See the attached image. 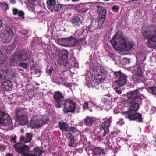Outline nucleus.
<instances>
[{
  "label": "nucleus",
  "mask_w": 156,
  "mask_h": 156,
  "mask_svg": "<svg viewBox=\"0 0 156 156\" xmlns=\"http://www.w3.org/2000/svg\"><path fill=\"white\" fill-rule=\"evenodd\" d=\"M127 101L130 105L128 111L122 112L125 117L130 121L135 120L139 122L142 121V115L136 112L139 108V103L141 102L142 98L138 89L127 93Z\"/></svg>",
  "instance_id": "nucleus-1"
},
{
  "label": "nucleus",
  "mask_w": 156,
  "mask_h": 156,
  "mask_svg": "<svg viewBox=\"0 0 156 156\" xmlns=\"http://www.w3.org/2000/svg\"><path fill=\"white\" fill-rule=\"evenodd\" d=\"M111 44L114 48H123L125 51H129L133 47V44L129 42H126L122 37V34L120 32L115 34L111 41Z\"/></svg>",
  "instance_id": "nucleus-2"
},
{
  "label": "nucleus",
  "mask_w": 156,
  "mask_h": 156,
  "mask_svg": "<svg viewBox=\"0 0 156 156\" xmlns=\"http://www.w3.org/2000/svg\"><path fill=\"white\" fill-rule=\"evenodd\" d=\"M92 75L94 77L91 83L92 86L98 89V86L104 81L106 76V72L102 67L99 65L93 68Z\"/></svg>",
  "instance_id": "nucleus-3"
},
{
  "label": "nucleus",
  "mask_w": 156,
  "mask_h": 156,
  "mask_svg": "<svg viewBox=\"0 0 156 156\" xmlns=\"http://www.w3.org/2000/svg\"><path fill=\"white\" fill-rule=\"evenodd\" d=\"M141 33L143 36L146 39H147V44L149 48H153L154 45L151 44L152 37L156 34V27L151 25L148 27L143 29Z\"/></svg>",
  "instance_id": "nucleus-4"
},
{
  "label": "nucleus",
  "mask_w": 156,
  "mask_h": 156,
  "mask_svg": "<svg viewBox=\"0 0 156 156\" xmlns=\"http://www.w3.org/2000/svg\"><path fill=\"white\" fill-rule=\"evenodd\" d=\"M15 116L21 125H24L28 122L27 110L25 108H18L16 110Z\"/></svg>",
  "instance_id": "nucleus-5"
},
{
  "label": "nucleus",
  "mask_w": 156,
  "mask_h": 156,
  "mask_svg": "<svg viewBox=\"0 0 156 156\" xmlns=\"http://www.w3.org/2000/svg\"><path fill=\"white\" fill-rule=\"evenodd\" d=\"M114 75L116 80L115 82L119 86H123L127 83L128 76L122 73L121 71L114 72Z\"/></svg>",
  "instance_id": "nucleus-6"
},
{
  "label": "nucleus",
  "mask_w": 156,
  "mask_h": 156,
  "mask_svg": "<svg viewBox=\"0 0 156 156\" xmlns=\"http://www.w3.org/2000/svg\"><path fill=\"white\" fill-rule=\"evenodd\" d=\"M76 103L71 100L66 99L63 104L64 109L63 111L64 113L71 112L74 114L76 108Z\"/></svg>",
  "instance_id": "nucleus-7"
},
{
  "label": "nucleus",
  "mask_w": 156,
  "mask_h": 156,
  "mask_svg": "<svg viewBox=\"0 0 156 156\" xmlns=\"http://www.w3.org/2000/svg\"><path fill=\"white\" fill-rule=\"evenodd\" d=\"M55 106L58 108H61L65 102L64 97L60 91L54 92L53 95Z\"/></svg>",
  "instance_id": "nucleus-8"
},
{
  "label": "nucleus",
  "mask_w": 156,
  "mask_h": 156,
  "mask_svg": "<svg viewBox=\"0 0 156 156\" xmlns=\"http://www.w3.org/2000/svg\"><path fill=\"white\" fill-rule=\"evenodd\" d=\"M13 55H15L18 59L21 61H25L29 59L31 56V52L29 51H27L25 52L23 50H18L15 52Z\"/></svg>",
  "instance_id": "nucleus-9"
},
{
  "label": "nucleus",
  "mask_w": 156,
  "mask_h": 156,
  "mask_svg": "<svg viewBox=\"0 0 156 156\" xmlns=\"http://www.w3.org/2000/svg\"><path fill=\"white\" fill-rule=\"evenodd\" d=\"M6 31V34H2L1 35L0 40L3 43L10 42L14 35V33L11 27H7Z\"/></svg>",
  "instance_id": "nucleus-10"
},
{
  "label": "nucleus",
  "mask_w": 156,
  "mask_h": 156,
  "mask_svg": "<svg viewBox=\"0 0 156 156\" xmlns=\"http://www.w3.org/2000/svg\"><path fill=\"white\" fill-rule=\"evenodd\" d=\"M14 148L18 153L21 154L22 156H24L26 153H28L29 151V147L26 145H23L22 143H18L14 145Z\"/></svg>",
  "instance_id": "nucleus-11"
},
{
  "label": "nucleus",
  "mask_w": 156,
  "mask_h": 156,
  "mask_svg": "<svg viewBox=\"0 0 156 156\" xmlns=\"http://www.w3.org/2000/svg\"><path fill=\"white\" fill-rule=\"evenodd\" d=\"M98 10L97 11L98 14V18L99 23L102 24L104 23L105 18L106 14V11L105 7L100 6H97Z\"/></svg>",
  "instance_id": "nucleus-12"
},
{
  "label": "nucleus",
  "mask_w": 156,
  "mask_h": 156,
  "mask_svg": "<svg viewBox=\"0 0 156 156\" xmlns=\"http://www.w3.org/2000/svg\"><path fill=\"white\" fill-rule=\"evenodd\" d=\"M133 68V70L136 73L133 76V79L134 81L139 82L140 77L144 78V76L143 75V72L141 71V67L140 65H137Z\"/></svg>",
  "instance_id": "nucleus-13"
},
{
  "label": "nucleus",
  "mask_w": 156,
  "mask_h": 156,
  "mask_svg": "<svg viewBox=\"0 0 156 156\" xmlns=\"http://www.w3.org/2000/svg\"><path fill=\"white\" fill-rule=\"evenodd\" d=\"M58 125L60 129L62 132H70L72 133L76 132L77 131V129L76 128L71 127L70 128L69 127L68 124L63 122L61 121L58 122Z\"/></svg>",
  "instance_id": "nucleus-14"
},
{
  "label": "nucleus",
  "mask_w": 156,
  "mask_h": 156,
  "mask_svg": "<svg viewBox=\"0 0 156 156\" xmlns=\"http://www.w3.org/2000/svg\"><path fill=\"white\" fill-rule=\"evenodd\" d=\"M112 122L111 118L108 119L106 121H105L101 125L100 130L101 133H104L105 134H108L109 132L108 128L110 123Z\"/></svg>",
  "instance_id": "nucleus-15"
},
{
  "label": "nucleus",
  "mask_w": 156,
  "mask_h": 156,
  "mask_svg": "<svg viewBox=\"0 0 156 156\" xmlns=\"http://www.w3.org/2000/svg\"><path fill=\"white\" fill-rule=\"evenodd\" d=\"M89 151L91 153L92 156H105V154L103 149L101 147H96L89 150Z\"/></svg>",
  "instance_id": "nucleus-16"
},
{
  "label": "nucleus",
  "mask_w": 156,
  "mask_h": 156,
  "mask_svg": "<svg viewBox=\"0 0 156 156\" xmlns=\"http://www.w3.org/2000/svg\"><path fill=\"white\" fill-rule=\"evenodd\" d=\"M30 124L32 127L37 128L42 126L40 118L38 115L33 116L30 121Z\"/></svg>",
  "instance_id": "nucleus-17"
},
{
  "label": "nucleus",
  "mask_w": 156,
  "mask_h": 156,
  "mask_svg": "<svg viewBox=\"0 0 156 156\" xmlns=\"http://www.w3.org/2000/svg\"><path fill=\"white\" fill-rule=\"evenodd\" d=\"M68 141V145L70 147H75L76 146V141L77 139L71 133L68 134L67 136Z\"/></svg>",
  "instance_id": "nucleus-18"
},
{
  "label": "nucleus",
  "mask_w": 156,
  "mask_h": 156,
  "mask_svg": "<svg viewBox=\"0 0 156 156\" xmlns=\"http://www.w3.org/2000/svg\"><path fill=\"white\" fill-rule=\"evenodd\" d=\"M66 43L70 47H75L78 46V43L77 39L75 37H70L66 38Z\"/></svg>",
  "instance_id": "nucleus-19"
},
{
  "label": "nucleus",
  "mask_w": 156,
  "mask_h": 156,
  "mask_svg": "<svg viewBox=\"0 0 156 156\" xmlns=\"http://www.w3.org/2000/svg\"><path fill=\"white\" fill-rule=\"evenodd\" d=\"M83 122L84 125L90 127L93 125L94 121L92 117L87 116L83 119Z\"/></svg>",
  "instance_id": "nucleus-20"
},
{
  "label": "nucleus",
  "mask_w": 156,
  "mask_h": 156,
  "mask_svg": "<svg viewBox=\"0 0 156 156\" xmlns=\"http://www.w3.org/2000/svg\"><path fill=\"white\" fill-rule=\"evenodd\" d=\"M12 82L10 80H8L4 82L2 84V88L7 91L12 90Z\"/></svg>",
  "instance_id": "nucleus-21"
},
{
  "label": "nucleus",
  "mask_w": 156,
  "mask_h": 156,
  "mask_svg": "<svg viewBox=\"0 0 156 156\" xmlns=\"http://www.w3.org/2000/svg\"><path fill=\"white\" fill-rule=\"evenodd\" d=\"M71 22L73 26H79L82 23V21L79 16H75L71 21Z\"/></svg>",
  "instance_id": "nucleus-22"
},
{
  "label": "nucleus",
  "mask_w": 156,
  "mask_h": 156,
  "mask_svg": "<svg viewBox=\"0 0 156 156\" xmlns=\"http://www.w3.org/2000/svg\"><path fill=\"white\" fill-rule=\"evenodd\" d=\"M98 27V24L96 21H92L90 26L87 27L86 29L90 32H92Z\"/></svg>",
  "instance_id": "nucleus-23"
},
{
  "label": "nucleus",
  "mask_w": 156,
  "mask_h": 156,
  "mask_svg": "<svg viewBox=\"0 0 156 156\" xmlns=\"http://www.w3.org/2000/svg\"><path fill=\"white\" fill-rule=\"evenodd\" d=\"M47 3L48 8L51 12L56 4V0H47Z\"/></svg>",
  "instance_id": "nucleus-24"
},
{
  "label": "nucleus",
  "mask_w": 156,
  "mask_h": 156,
  "mask_svg": "<svg viewBox=\"0 0 156 156\" xmlns=\"http://www.w3.org/2000/svg\"><path fill=\"white\" fill-rule=\"evenodd\" d=\"M34 155H36V156L37 155L38 156H41L43 153L44 152V151H43L42 150H41L40 148L38 147H36L33 150Z\"/></svg>",
  "instance_id": "nucleus-25"
},
{
  "label": "nucleus",
  "mask_w": 156,
  "mask_h": 156,
  "mask_svg": "<svg viewBox=\"0 0 156 156\" xmlns=\"http://www.w3.org/2000/svg\"><path fill=\"white\" fill-rule=\"evenodd\" d=\"M13 57H12L9 60V62L10 64L13 66H15L18 63L17 60L18 58L15 55Z\"/></svg>",
  "instance_id": "nucleus-26"
},
{
  "label": "nucleus",
  "mask_w": 156,
  "mask_h": 156,
  "mask_svg": "<svg viewBox=\"0 0 156 156\" xmlns=\"http://www.w3.org/2000/svg\"><path fill=\"white\" fill-rule=\"evenodd\" d=\"M42 126L48 123V122L49 118L47 115L43 116L40 118Z\"/></svg>",
  "instance_id": "nucleus-27"
},
{
  "label": "nucleus",
  "mask_w": 156,
  "mask_h": 156,
  "mask_svg": "<svg viewBox=\"0 0 156 156\" xmlns=\"http://www.w3.org/2000/svg\"><path fill=\"white\" fill-rule=\"evenodd\" d=\"M4 124L6 126L11 125L12 124V120L11 118L9 117V116L5 118L4 119Z\"/></svg>",
  "instance_id": "nucleus-28"
},
{
  "label": "nucleus",
  "mask_w": 156,
  "mask_h": 156,
  "mask_svg": "<svg viewBox=\"0 0 156 156\" xmlns=\"http://www.w3.org/2000/svg\"><path fill=\"white\" fill-rule=\"evenodd\" d=\"M32 135L30 133H27L26 134V138L25 139L24 143L30 142L32 140Z\"/></svg>",
  "instance_id": "nucleus-29"
},
{
  "label": "nucleus",
  "mask_w": 156,
  "mask_h": 156,
  "mask_svg": "<svg viewBox=\"0 0 156 156\" xmlns=\"http://www.w3.org/2000/svg\"><path fill=\"white\" fill-rule=\"evenodd\" d=\"M102 135L98 136L97 137V139L99 141H102L106 139L105 135L107 134H105L104 133H101Z\"/></svg>",
  "instance_id": "nucleus-30"
},
{
  "label": "nucleus",
  "mask_w": 156,
  "mask_h": 156,
  "mask_svg": "<svg viewBox=\"0 0 156 156\" xmlns=\"http://www.w3.org/2000/svg\"><path fill=\"white\" fill-rule=\"evenodd\" d=\"M61 4H58L55 5L54 8L52 9L51 12H53L57 11H60V6Z\"/></svg>",
  "instance_id": "nucleus-31"
},
{
  "label": "nucleus",
  "mask_w": 156,
  "mask_h": 156,
  "mask_svg": "<svg viewBox=\"0 0 156 156\" xmlns=\"http://www.w3.org/2000/svg\"><path fill=\"white\" fill-rule=\"evenodd\" d=\"M85 38L84 37H83L77 40V42L78 43V46L80 45L85 44L86 43L85 40Z\"/></svg>",
  "instance_id": "nucleus-32"
},
{
  "label": "nucleus",
  "mask_w": 156,
  "mask_h": 156,
  "mask_svg": "<svg viewBox=\"0 0 156 156\" xmlns=\"http://www.w3.org/2000/svg\"><path fill=\"white\" fill-rule=\"evenodd\" d=\"M57 43L58 44L62 45L66 43V38H62L58 39L57 40Z\"/></svg>",
  "instance_id": "nucleus-33"
},
{
  "label": "nucleus",
  "mask_w": 156,
  "mask_h": 156,
  "mask_svg": "<svg viewBox=\"0 0 156 156\" xmlns=\"http://www.w3.org/2000/svg\"><path fill=\"white\" fill-rule=\"evenodd\" d=\"M114 89L116 93L120 94L122 92L121 90L118 87H115L114 85L112 86Z\"/></svg>",
  "instance_id": "nucleus-34"
},
{
  "label": "nucleus",
  "mask_w": 156,
  "mask_h": 156,
  "mask_svg": "<svg viewBox=\"0 0 156 156\" xmlns=\"http://www.w3.org/2000/svg\"><path fill=\"white\" fill-rule=\"evenodd\" d=\"M18 65L20 66L24 69H26L28 66V64L27 63L20 62Z\"/></svg>",
  "instance_id": "nucleus-35"
},
{
  "label": "nucleus",
  "mask_w": 156,
  "mask_h": 156,
  "mask_svg": "<svg viewBox=\"0 0 156 156\" xmlns=\"http://www.w3.org/2000/svg\"><path fill=\"white\" fill-rule=\"evenodd\" d=\"M18 15L21 18L22 20L24 19V13L23 11H19L18 14Z\"/></svg>",
  "instance_id": "nucleus-36"
},
{
  "label": "nucleus",
  "mask_w": 156,
  "mask_h": 156,
  "mask_svg": "<svg viewBox=\"0 0 156 156\" xmlns=\"http://www.w3.org/2000/svg\"><path fill=\"white\" fill-rule=\"evenodd\" d=\"M0 116L1 117L5 118L6 117L9 116V115L4 112L1 111H0Z\"/></svg>",
  "instance_id": "nucleus-37"
},
{
  "label": "nucleus",
  "mask_w": 156,
  "mask_h": 156,
  "mask_svg": "<svg viewBox=\"0 0 156 156\" xmlns=\"http://www.w3.org/2000/svg\"><path fill=\"white\" fill-rule=\"evenodd\" d=\"M151 39H152V42H151V43L154 45L153 46V47H154L156 46V34L154 35L152 38Z\"/></svg>",
  "instance_id": "nucleus-38"
},
{
  "label": "nucleus",
  "mask_w": 156,
  "mask_h": 156,
  "mask_svg": "<svg viewBox=\"0 0 156 156\" xmlns=\"http://www.w3.org/2000/svg\"><path fill=\"white\" fill-rule=\"evenodd\" d=\"M72 5L68 4V5H64L62 4V9L64 10H65L67 9H69L70 8L71 6H72Z\"/></svg>",
  "instance_id": "nucleus-39"
},
{
  "label": "nucleus",
  "mask_w": 156,
  "mask_h": 156,
  "mask_svg": "<svg viewBox=\"0 0 156 156\" xmlns=\"http://www.w3.org/2000/svg\"><path fill=\"white\" fill-rule=\"evenodd\" d=\"M122 64L124 65H128L129 63V60L126 58H124L122 61Z\"/></svg>",
  "instance_id": "nucleus-40"
},
{
  "label": "nucleus",
  "mask_w": 156,
  "mask_h": 156,
  "mask_svg": "<svg viewBox=\"0 0 156 156\" xmlns=\"http://www.w3.org/2000/svg\"><path fill=\"white\" fill-rule=\"evenodd\" d=\"M110 133V136L112 138L116 137L117 136L118 133L115 131H111Z\"/></svg>",
  "instance_id": "nucleus-41"
},
{
  "label": "nucleus",
  "mask_w": 156,
  "mask_h": 156,
  "mask_svg": "<svg viewBox=\"0 0 156 156\" xmlns=\"http://www.w3.org/2000/svg\"><path fill=\"white\" fill-rule=\"evenodd\" d=\"M106 144L107 145V147L108 149H113L112 144L109 142H107Z\"/></svg>",
  "instance_id": "nucleus-42"
},
{
  "label": "nucleus",
  "mask_w": 156,
  "mask_h": 156,
  "mask_svg": "<svg viewBox=\"0 0 156 156\" xmlns=\"http://www.w3.org/2000/svg\"><path fill=\"white\" fill-rule=\"evenodd\" d=\"M112 9L115 12H116L119 11L118 6L117 5H114L112 7Z\"/></svg>",
  "instance_id": "nucleus-43"
},
{
  "label": "nucleus",
  "mask_w": 156,
  "mask_h": 156,
  "mask_svg": "<svg viewBox=\"0 0 156 156\" xmlns=\"http://www.w3.org/2000/svg\"><path fill=\"white\" fill-rule=\"evenodd\" d=\"M19 11L16 8H14L12 9V12L14 15H16L18 14Z\"/></svg>",
  "instance_id": "nucleus-44"
},
{
  "label": "nucleus",
  "mask_w": 156,
  "mask_h": 156,
  "mask_svg": "<svg viewBox=\"0 0 156 156\" xmlns=\"http://www.w3.org/2000/svg\"><path fill=\"white\" fill-rule=\"evenodd\" d=\"M150 89L152 90L153 93L156 95V86L151 87Z\"/></svg>",
  "instance_id": "nucleus-45"
},
{
  "label": "nucleus",
  "mask_w": 156,
  "mask_h": 156,
  "mask_svg": "<svg viewBox=\"0 0 156 156\" xmlns=\"http://www.w3.org/2000/svg\"><path fill=\"white\" fill-rule=\"evenodd\" d=\"M83 107L84 109H89L88 104L87 102H86L84 103Z\"/></svg>",
  "instance_id": "nucleus-46"
},
{
  "label": "nucleus",
  "mask_w": 156,
  "mask_h": 156,
  "mask_svg": "<svg viewBox=\"0 0 156 156\" xmlns=\"http://www.w3.org/2000/svg\"><path fill=\"white\" fill-rule=\"evenodd\" d=\"M54 69L53 67H51L49 70V71H48V74L49 75L51 74V73L53 71H54Z\"/></svg>",
  "instance_id": "nucleus-47"
},
{
  "label": "nucleus",
  "mask_w": 156,
  "mask_h": 156,
  "mask_svg": "<svg viewBox=\"0 0 156 156\" xmlns=\"http://www.w3.org/2000/svg\"><path fill=\"white\" fill-rule=\"evenodd\" d=\"M5 118L0 117V124H4Z\"/></svg>",
  "instance_id": "nucleus-48"
},
{
  "label": "nucleus",
  "mask_w": 156,
  "mask_h": 156,
  "mask_svg": "<svg viewBox=\"0 0 156 156\" xmlns=\"http://www.w3.org/2000/svg\"><path fill=\"white\" fill-rule=\"evenodd\" d=\"M16 136L15 135L13 137L11 138V140H12L14 143H16Z\"/></svg>",
  "instance_id": "nucleus-49"
},
{
  "label": "nucleus",
  "mask_w": 156,
  "mask_h": 156,
  "mask_svg": "<svg viewBox=\"0 0 156 156\" xmlns=\"http://www.w3.org/2000/svg\"><path fill=\"white\" fill-rule=\"evenodd\" d=\"M25 137L23 136H20V140L21 141H22L23 143H24L25 140Z\"/></svg>",
  "instance_id": "nucleus-50"
},
{
  "label": "nucleus",
  "mask_w": 156,
  "mask_h": 156,
  "mask_svg": "<svg viewBox=\"0 0 156 156\" xmlns=\"http://www.w3.org/2000/svg\"><path fill=\"white\" fill-rule=\"evenodd\" d=\"M3 6L5 8L6 10H7L8 9V5L7 4L4 2L3 3Z\"/></svg>",
  "instance_id": "nucleus-51"
},
{
  "label": "nucleus",
  "mask_w": 156,
  "mask_h": 156,
  "mask_svg": "<svg viewBox=\"0 0 156 156\" xmlns=\"http://www.w3.org/2000/svg\"><path fill=\"white\" fill-rule=\"evenodd\" d=\"M5 150V148L4 146L0 144V151H3Z\"/></svg>",
  "instance_id": "nucleus-52"
},
{
  "label": "nucleus",
  "mask_w": 156,
  "mask_h": 156,
  "mask_svg": "<svg viewBox=\"0 0 156 156\" xmlns=\"http://www.w3.org/2000/svg\"><path fill=\"white\" fill-rule=\"evenodd\" d=\"M24 156H36V155H34L33 154L27 153Z\"/></svg>",
  "instance_id": "nucleus-53"
},
{
  "label": "nucleus",
  "mask_w": 156,
  "mask_h": 156,
  "mask_svg": "<svg viewBox=\"0 0 156 156\" xmlns=\"http://www.w3.org/2000/svg\"><path fill=\"white\" fill-rule=\"evenodd\" d=\"M9 2L11 3L12 4H14L16 3V1L15 0H9Z\"/></svg>",
  "instance_id": "nucleus-54"
},
{
  "label": "nucleus",
  "mask_w": 156,
  "mask_h": 156,
  "mask_svg": "<svg viewBox=\"0 0 156 156\" xmlns=\"http://www.w3.org/2000/svg\"><path fill=\"white\" fill-rule=\"evenodd\" d=\"M65 53L66 54V55H65V56L66 57L67 55H68V53L67 50H65Z\"/></svg>",
  "instance_id": "nucleus-55"
},
{
  "label": "nucleus",
  "mask_w": 156,
  "mask_h": 156,
  "mask_svg": "<svg viewBox=\"0 0 156 156\" xmlns=\"http://www.w3.org/2000/svg\"><path fill=\"white\" fill-rule=\"evenodd\" d=\"M6 156H13V155L10 153H8L6 154Z\"/></svg>",
  "instance_id": "nucleus-56"
},
{
  "label": "nucleus",
  "mask_w": 156,
  "mask_h": 156,
  "mask_svg": "<svg viewBox=\"0 0 156 156\" xmlns=\"http://www.w3.org/2000/svg\"><path fill=\"white\" fill-rule=\"evenodd\" d=\"M78 151H81L82 152L83 151V149L81 148H79L78 149Z\"/></svg>",
  "instance_id": "nucleus-57"
},
{
  "label": "nucleus",
  "mask_w": 156,
  "mask_h": 156,
  "mask_svg": "<svg viewBox=\"0 0 156 156\" xmlns=\"http://www.w3.org/2000/svg\"><path fill=\"white\" fill-rule=\"evenodd\" d=\"M3 75L1 73H0V80H2L3 78Z\"/></svg>",
  "instance_id": "nucleus-58"
},
{
  "label": "nucleus",
  "mask_w": 156,
  "mask_h": 156,
  "mask_svg": "<svg viewBox=\"0 0 156 156\" xmlns=\"http://www.w3.org/2000/svg\"><path fill=\"white\" fill-rule=\"evenodd\" d=\"M79 1V0H72V1L74 2H76Z\"/></svg>",
  "instance_id": "nucleus-59"
},
{
  "label": "nucleus",
  "mask_w": 156,
  "mask_h": 156,
  "mask_svg": "<svg viewBox=\"0 0 156 156\" xmlns=\"http://www.w3.org/2000/svg\"><path fill=\"white\" fill-rule=\"evenodd\" d=\"M2 55V52L0 51V58L1 57Z\"/></svg>",
  "instance_id": "nucleus-60"
},
{
  "label": "nucleus",
  "mask_w": 156,
  "mask_h": 156,
  "mask_svg": "<svg viewBox=\"0 0 156 156\" xmlns=\"http://www.w3.org/2000/svg\"><path fill=\"white\" fill-rule=\"evenodd\" d=\"M62 9V4H61V5L60 6V11Z\"/></svg>",
  "instance_id": "nucleus-61"
},
{
  "label": "nucleus",
  "mask_w": 156,
  "mask_h": 156,
  "mask_svg": "<svg viewBox=\"0 0 156 156\" xmlns=\"http://www.w3.org/2000/svg\"><path fill=\"white\" fill-rule=\"evenodd\" d=\"M78 63H77L76 64H75V66L76 67H78L77 66H78Z\"/></svg>",
  "instance_id": "nucleus-62"
},
{
  "label": "nucleus",
  "mask_w": 156,
  "mask_h": 156,
  "mask_svg": "<svg viewBox=\"0 0 156 156\" xmlns=\"http://www.w3.org/2000/svg\"><path fill=\"white\" fill-rule=\"evenodd\" d=\"M70 0H66V1H67V2H69V1H70Z\"/></svg>",
  "instance_id": "nucleus-63"
},
{
  "label": "nucleus",
  "mask_w": 156,
  "mask_h": 156,
  "mask_svg": "<svg viewBox=\"0 0 156 156\" xmlns=\"http://www.w3.org/2000/svg\"><path fill=\"white\" fill-rule=\"evenodd\" d=\"M79 112V111H77L76 112H77V113H78Z\"/></svg>",
  "instance_id": "nucleus-64"
}]
</instances>
